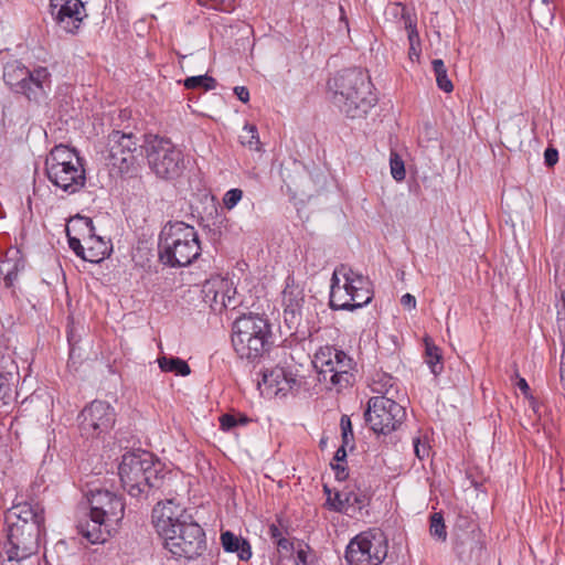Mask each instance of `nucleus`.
Listing matches in <instances>:
<instances>
[{"mask_svg":"<svg viewBox=\"0 0 565 565\" xmlns=\"http://www.w3.org/2000/svg\"><path fill=\"white\" fill-rule=\"evenodd\" d=\"M86 497L89 519L78 522V533L92 544L104 543L122 520L125 504L120 497L105 489L90 490Z\"/></svg>","mask_w":565,"mask_h":565,"instance_id":"obj_1","label":"nucleus"},{"mask_svg":"<svg viewBox=\"0 0 565 565\" xmlns=\"http://www.w3.org/2000/svg\"><path fill=\"white\" fill-rule=\"evenodd\" d=\"M333 104L348 117L361 118L375 106L370 76L359 68H348L329 81Z\"/></svg>","mask_w":565,"mask_h":565,"instance_id":"obj_2","label":"nucleus"},{"mask_svg":"<svg viewBox=\"0 0 565 565\" xmlns=\"http://www.w3.org/2000/svg\"><path fill=\"white\" fill-rule=\"evenodd\" d=\"M160 468L161 463L154 462L148 451L126 452L118 467L121 486L131 497H147L164 483L166 476Z\"/></svg>","mask_w":565,"mask_h":565,"instance_id":"obj_3","label":"nucleus"},{"mask_svg":"<svg viewBox=\"0 0 565 565\" xmlns=\"http://www.w3.org/2000/svg\"><path fill=\"white\" fill-rule=\"evenodd\" d=\"M201 255L196 230L184 222H169L159 237V258L170 267H184Z\"/></svg>","mask_w":565,"mask_h":565,"instance_id":"obj_4","label":"nucleus"},{"mask_svg":"<svg viewBox=\"0 0 565 565\" xmlns=\"http://www.w3.org/2000/svg\"><path fill=\"white\" fill-rule=\"evenodd\" d=\"M372 282L348 265L338 266L331 278L330 307L334 310L353 311L371 302Z\"/></svg>","mask_w":565,"mask_h":565,"instance_id":"obj_5","label":"nucleus"},{"mask_svg":"<svg viewBox=\"0 0 565 565\" xmlns=\"http://www.w3.org/2000/svg\"><path fill=\"white\" fill-rule=\"evenodd\" d=\"M383 381V383H375L373 391L382 395L369 399L364 418L374 433L386 435L397 429L404 422L406 411L394 399V379L384 375Z\"/></svg>","mask_w":565,"mask_h":565,"instance_id":"obj_6","label":"nucleus"},{"mask_svg":"<svg viewBox=\"0 0 565 565\" xmlns=\"http://www.w3.org/2000/svg\"><path fill=\"white\" fill-rule=\"evenodd\" d=\"M45 173L52 184L74 194L86 183V173L79 156L64 145L55 146L45 159Z\"/></svg>","mask_w":565,"mask_h":565,"instance_id":"obj_7","label":"nucleus"},{"mask_svg":"<svg viewBox=\"0 0 565 565\" xmlns=\"http://www.w3.org/2000/svg\"><path fill=\"white\" fill-rule=\"evenodd\" d=\"M270 327L259 316H243L235 320L232 329V344L241 359L254 362L267 351Z\"/></svg>","mask_w":565,"mask_h":565,"instance_id":"obj_8","label":"nucleus"},{"mask_svg":"<svg viewBox=\"0 0 565 565\" xmlns=\"http://www.w3.org/2000/svg\"><path fill=\"white\" fill-rule=\"evenodd\" d=\"M3 81L12 92L36 104L47 98L52 86L51 73L46 67L38 66L31 71L19 61L6 64Z\"/></svg>","mask_w":565,"mask_h":565,"instance_id":"obj_9","label":"nucleus"},{"mask_svg":"<svg viewBox=\"0 0 565 565\" xmlns=\"http://www.w3.org/2000/svg\"><path fill=\"white\" fill-rule=\"evenodd\" d=\"M160 536L164 541V547L177 558L193 559L206 548L204 531L193 520L177 523Z\"/></svg>","mask_w":565,"mask_h":565,"instance_id":"obj_10","label":"nucleus"},{"mask_svg":"<svg viewBox=\"0 0 565 565\" xmlns=\"http://www.w3.org/2000/svg\"><path fill=\"white\" fill-rule=\"evenodd\" d=\"M146 154L150 169L161 179H175L184 169L182 151L169 139L158 136L149 139Z\"/></svg>","mask_w":565,"mask_h":565,"instance_id":"obj_11","label":"nucleus"},{"mask_svg":"<svg viewBox=\"0 0 565 565\" xmlns=\"http://www.w3.org/2000/svg\"><path fill=\"white\" fill-rule=\"evenodd\" d=\"M387 556V541L379 530L364 531L354 536L345 550L349 565H381Z\"/></svg>","mask_w":565,"mask_h":565,"instance_id":"obj_12","label":"nucleus"},{"mask_svg":"<svg viewBox=\"0 0 565 565\" xmlns=\"http://www.w3.org/2000/svg\"><path fill=\"white\" fill-rule=\"evenodd\" d=\"M315 366L323 379L330 374V382L341 387L348 386L353 381V360L345 352L333 347L321 348L315 356Z\"/></svg>","mask_w":565,"mask_h":565,"instance_id":"obj_13","label":"nucleus"},{"mask_svg":"<svg viewBox=\"0 0 565 565\" xmlns=\"http://www.w3.org/2000/svg\"><path fill=\"white\" fill-rule=\"evenodd\" d=\"M108 162L120 173H128L135 167L140 154L139 140L131 132L114 130L108 136Z\"/></svg>","mask_w":565,"mask_h":565,"instance_id":"obj_14","label":"nucleus"},{"mask_svg":"<svg viewBox=\"0 0 565 565\" xmlns=\"http://www.w3.org/2000/svg\"><path fill=\"white\" fill-rule=\"evenodd\" d=\"M41 532L36 525L9 524L4 551L9 561L21 562L39 551Z\"/></svg>","mask_w":565,"mask_h":565,"instance_id":"obj_15","label":"nucleus"},{"mask_svg":"<svg viewBox=\"0 0 565 565\" xmlns=\"http://www.w3.org/2000/svg\"><path fill=\"white\" fill-rule=\"evenodd\" d=\"M79 429L86 438L107 433L115 423L114 408L106 402L94 401L78 416Z\"/></svg>","mask_w":565,"mask_h":565,"instance_id":"obj_16","label":"nucleus"},{"mask_svg":"<svg viewBox=\"0 0 565 565\" xmlns=\"http://www.w3.org/2000/svg\"><path fill=\"white\" fill-rule=\"evenodd\" d=\"M51 14L67 33L78 30L84 17V4L81 0H51Z\"/></svg>","mask_w":565,"mask_h":565,"instance_id":"obj_17","label":"nucleus"},{"mask_svg":"<svg viewBox=\"0 0 565 565\" xmlns=\"http://www.w3.org/2000/svg\"><path fill=\"white\" fill-rule=\"evenodd\" d=\"M305 305L303 288L291 276L286 279L282 290L284 318L289 329H297L302 320Z\"/></svg>","mask_w":565,"mask_h":565,"instance_id":"obj_18","label":"nucleus"},{"mask_svg":"<svg viewBox=\"0 0 565 565\" xmlns=\"http://www.w3.org/2000/svg\"><path fill=\"white\" fill-rule=\"evenodd\" d=\"M192 516L180 508L173 500H167L164 503H158L152 510V522L159 535L167 533L177 523L190 521Z\"/></svg>","mask_w":565,"mask_h":565,"instance_id":"obj_19","label":"nucleus"},{"mask_svg":"<svg viewBox=\"0 0 565 565\" xmlns=\"http://www.w3.org/2000/svg\"><path fill=\"white\" fill-rule=\"evenodd\" d=\"M7 520L10 524L17 525H36L38 530H44V509L38 502H22L12 507L8 514Z\"/></svg>","mask_w":565,"mask_h":565,"instance_id":"obj_20","label":"nucleus"},{"mask_svg":"<svg viewBox=\"0 0 565 565\" xmlns=\"http://www.w3.org/2000/svg\"><path fill=\"white\" fill-rule=\"evenodd\" d=\"M203 300L213 310H222L232 302L230 281L223 278H213L203 285Z\"/></svg>","mask_w":565,"mask_h":565,"instance_id":"obj_21","label":"nucleus"},{"mask_svg":"<svg viewBox=\"0 0 565 565\" xmlns=\"http://www.w3.org/2000/svg\"><path fill=\"white\" fill-rule=\"evenodd\" d=\"M25 268V260L18 248H10L0 259V275L3 277L4 286L13 288L18 276Z\"/></svg>","mask_w":565,"mask_h":565,"instance_id":"obj_22","label":"nucleus"},{"mask_svg":"<svg viewBox=\"0 0 565 565\" xmlns=\"http://www.w3.org/2000/svg\"><path fill=\"white\" fill-rule=\"evenodd\" d=\"M77 218L85 223L89 234V237L86 241V262L99 263L104 260L111 249L109 242L95 234V226L92 218L85 216H77Z\"/></svg>","mask_w":565,"mask_h":565,"instance_id":"obj_23","label":"nucleus"},{"mask_svg":"<svg viewBox=\"0 0 565 565\" xmlns=\"http://www.w3.org/2000/svg\"><path fill=\"white\" fill-rule=\"evenodd\" d=\"M263 383L270 388L275 395H286L296 386H299V382L292 373L279 366L265 372L263 375Z\"/></svg>","mask_w":565,"mask_h":565,"instance_id":"obj_24","label":"nucleus"},{"mask_svg":"<svg viewBox=\"0 0 565 565\" xmlns=\"http://www.w3.org/2000/svg\"><path fill=\"white\" fill-rule=\"evenodd\" d=\"M221 542L226 552L237 553L239 559L248 561L252 557L249 543L231 531H225L221 534Z\"/></svg>","mask_w":565,"mask_h":565,"instance_id":"obj_25","label":"nucleus"},{"mask_svg":"<svg viewBox=\"0 0 565 565\" xmlns=\"http://www.w3.org/2000/svg\"><path fill=\"white\" fill-rule=\"evenodd\" d=\"M162 372H172L175 375L186 376L191 373L189 364L180 358L161 356L158 359Z\"/></svg>","mask_w":565,"mask_h":565,"instance_id":"obj_26","label":"nucleus"},{"mask_svg":"<svg viewBox=\"0 0 565 565\" xmlns=\"http://www.w3.org/2000/svg\"><path fill=\"white\" fill-rule=\"evenodd\" d=\"M426 345V363L428 364L431 373L438 375L444 370L441 362V353L438 347L431 343L428 339H425Z\"/></svg>","mask_w":565,"mask_h":565,"instance_id":"obj_27","label":"nucleus"},{"mask_svg":"<svg viewBox=\"0 0 565 565\" xmlns=\"http://www.w3.org/2000/svg\"><path fill=\"white\" fill-rule=\"evenodd\" d=\"M431 65L436 76L437 86L445 93L452 92L454 85L448 77L444 61L440 58L433 60Z\"/></svg>","mask_w":565,"mask_h":565,"instance_id":"obj_28","label":"nucleus"},{"mask_svg":"<svg viewBox=\"0 0 565 565\" xmlns=\"http://www.w3.org/2000/svg\"><path fill=\"white\" fill-rule=\"evenodd\" d=\"M344 502H347L348 513L350 510L361 511L369 503V497L362 491H345Z\"/></svg>","mask_w":565,"mask_h":565,"instance_id":"obj_29","label":"nucleus"},{"mask_svg":"<svg viewBox=\"0 0 565 565\" xmlns=\"http://www.w3.org/2000/svg\"><path fill=\"white\" fill-rule=\"evenodd\" d=\"M183 85L188 89L203 88L211 90L216 87V79L209 75L191 76L184 79Z\"/></svg>","mask_w":565,"mask_h":565,"instance_id":"obj_30","label":"nucleus"},{"mask_svg":"<svg viewBox=\"0 0 565 565\" xmlns=\"http://www.w3.org/2000/svg\"><path fill=\"white\" fill-rule=\"evenodd\" d=\"M391 174L394 180L403 181L406 177L405 164L397 152L392 151L390 154Z\"/></svg>","mask_w":565,"mask_h":565,"instance_id":"obj_31","label":"nucleus"},{"mask_svg":"<svg viewBox=\"0 0 565 565\" xmlns=\"http://www.w3.org/2000/svg\"><path fill=\"white\" fill-rule=\"evenodd\" d=\"M429 531H430L431 536H434L443 542L446 541L447 532H446V526L444 523L443 515L440 513H434L430 516Z\"/></svg>","mask_w":565,"mask_h":565,"instance_id":"obj_32","label":"nucleus"},{"mask_svg":"<svg viewBox=\"0 0 565 565\" xmlns=\"http://www.w3.org/2000/svg\"><path fill=\"white\" fill-rule=\"evenodd\" d=\"M324 492L328 494L327 503L332 510L348 513L347 502H344L345 491L335 492L334 497L331 498L330 489L327 486H324Z\"/></svg>","mask_w":565,"mask_h":565,"instance_id":"obj_33","label":"nucleus"},{"mask_svg":"<svg viewBox=\"0 0 565 565\" xmlns=\"http://www.w3.org/2000/svg\"><path fill=\"white\" fill-rule=\"evenodd\" d=\"M239 140L243 146H248L249 148H253L254 146L258 145L259 139L256 126H244L242 134L239 135Z\"/></svg>","mask_w":565,"mask_h":565,"instance_id":"obj_34","label":"nucleus"},{"mask_svg":"<svg viewBox=\"0 0 565 565\" xmlns=\"http://www.w3.org/2000/svg\"><path fill=\"white\" fill-rule=\"evenodd\" d=\"M243 191L241 189L228 190L223 198V204L227 210H232L242 200Z\"/></svg>","mask_w":565,"mask_h":565,"instance_id":"obj_35","label":"nucleus"},{"mask_svg":"<svg viewBox=\"0 0 565 565\" xmlns=\"http://www.w3.org/2000/svg\"><path fill=\"white\" fill-rule=\"evenodd\" d=\"M403 18L405 19V26L408 31V40H409V43H411V50L414 51V43L416 41L419 40V35H418V32L416 30V25L415 23H413V20L411 19V17H406L405 14H403Z\"/></svg>","mask_w":565,"mask_h":565,"instance_id":"obj_36","label":"nucleus"},{"mask_svg":"<svg viewBox=\"0 0 565 565\" xmlns=\"http://www.w3.org/2000/svg\"><path fill=\"white\" fill-rule=\"evenodd\" d=\"M220 426L224 431H228L234 427H237V419L235 413H226L220 417Z\"/></svg>","mask_w":565,"mask_h":565,"instance_id":"obj_37","label":"nucleus"},{"mask_svg":"<svg viewBox=\"0 0 565 565\" xmlns=\"http://www.w3.org/2000/svg\"><path fill=\"white\" fill-rule=\"evenodd\" d=\"M67 237H68V245H70V248L78 256L81 257L82 259H84L86 262V247H84L82 244H81V241L76 237H73L70 235V233L67 232Z\"/></svg>","mask_w":565,"mask_h":565,"instance_id":"obj_38","label":"nucleus"},{"mask_svg":"<svg viewBox=\"0 0 565 565\" xmlns=\"http://www.w3.org/2000/svg\"><path fill=\"white\" fill-rule=\"evenodd\" d=\"M414 452L416 457L423 460L429 454V447L426 443H423L420 438L414 439Z\"/></svg>","mask_w":565,"mask_h":565,"instance_id":"obj_39","label":"nucleus"},{"mask_svg":"<svg viewBox=\"0 0 565 565\" xmlns=\"http://www.w3.org/2000/svg\"><path fill=\"white\" fill-rule=\"evenodd\" d=\"M544 161L547 167H553L558 161V151L555 148L548 147L544 151Z\"/></svg>","mask_w":565,"mask_h":565,"instance_id":"obj_40","label":"nucleus"},{"mask_svg":"<svg viewBox=\"0 0 565 565\" xmlns=\"http://www.w3.org/2000/svg\"><path fill=\"white\" fill-rule=\"evenodd\" d=\"M340 424H341V429H342L343 443L347 444L349 435H351V436L353 435L350 418L348 416L343 415L341 417Z\"/></svg>","mask_w":565,"mask_h":565,"instance_id":"obj_41","label":"nucleus"},{"mask_svg":"<svg viewBox=\"0 0 565 565\" xmlns=\"http://www.w3.org/2000/svg\"><path fill=\"white\" fill-rule=\"evenodd\" d=\"M296 565H309V547H301L296 554Z\"/></svg>","mask_w":565,"mask_h":565,"instance_id":"obj_42","label":"nucleus"},{"mask_svg":"<svg viewBox=\"0 0 565 565\" xmlns=\"http://www.w3.org/2000/svg\"><path fill=\"white\" fill-rule=\"evenodd\" d=\"M331 467L335 472L337 480L343 481L348 478L349 473L344 465H342L341 462H337L335 465L331 463Z\"/></svg>","mask_w":565,"mask_h":565,"instance_id":"obj_43","label":"nucleus"},{"mask_svg":"<svg viewBox=\"0 0 565 565\" xmlns=\"http://www.w3.org/2000/svg\"><path fill=\"white\" fill-rule=\"evenodd\" d=\"M540 10H542V20L543 22H551L553 18L552 8L550 7V0H542Z\"/></svg>","mask_w":565,"mask_h":565,"instance_id":"obj_44","label":"nucleus"},{"mask_svg":"<svg viewBox=\"0 0 565 565\" xmlns=\"http://www.w3.org/2000/svg\"><path fill=\"white\" fill-rule=\"evenodd\" d=\"M401 303L404 308L415 309L416 308V298L411 294H405L401 298Z\"/></svg>","mask_w":565,"mask_h":565,"instance_id":"obj_45","label":"nucleus"},{"mask_svg":"<svg viewBox=\"0 0 565 565\" xmlns=\"http://www.w3.org/2000/svg\"><path fill=\"white\" fill-rule=\"evenodd\" d=\"M234 93L241 102L247 103L249 100V92L245 86L234 87Z\"/></svg>","mask_w":565,"mask_h":565,"instance_id":"obj_46","label":"nucleus"},{"mask_svg":"<svg viewBox=\"0 0 565 565\" xmlns=\"http://www.w3.org/2000/svg\"><path fill=\"white\" fill-rule=\"evenodd\" d=\"M559 377L563 390L565 391V349L562 353L561 365H559Z\"/></svg>","mask_w":565,"mask_h":565,"instance_id":"obj_47","label":"nucleus"},{"mask_svg":"<svg viewBox=\"0 0 565 565\" xmlns=\"http://www.w3.org/2000/svg\"><path fill=\"white\" fill-rule=\"evenodd\" d=\"M516 386L521 390V392L527 397L530 396V386L525 379L519 377Z\"/></svg>","mask_w":565,"mask_h":565,"instance_id":"obj_48","label":"nucleus"},{"mask_svg":"<svg viewBox=\"0 0 565 565\" xmlns=\"http://www.w3.org/2000/svg\"><path fill=\"white\" fill-rule=\"evenodd\" d=\"M347 458V451H345V448H344V445L341 446L337 451H335V455H334V460L337 462H342L344 461Z\"/></svg>","mask_w":565,"mask_h":565,"instance_id":"obj_49","label":"nucleus"},{"mask_svg":"<svg viewBox=\"0 0 565 565\" xmlns=\"http://www.w3.org/2000/svg\"><path fill=\"white\" fill-rule=\"evenodd\" d=\"M237 419V426H245L250 422V418L242 413H235Z\"/></svg>","mask_w":565,"mask_h":565,"instance_id":"obj_50","label":"nucleus"},{"mask_svg":"<svg viewBox=\"0 0 565 565\" xmlns=\"http://www.w3.org/2000/svg\"><path fill=\"white\" fill-rule=\"evenodd\" d=\"M277 532H278V529L276 526H273L271 527L273 536H276Z\"/></svg>","mask_w":565,"mask_h":565,"instance_id":"obj_51","label":"nucleus"},{"mask_svg":"<svg viewBox=\"0 0 565 565\" xmlns=\"http://www.w3.org/2000/svg\"><path fill=\"white\" fill-rule=\"evenodd\" d=\"M562 302H563V307L565 309V290L562 292Z\"/></svg>","mask_w":565,"mask_h":565,"instance_id":"obj_52","label":"nucleus"},{"mask_svg":"<svg viewBox=\"0 0 565 565\" xmlns=\"http://www.w3.org/2000/svg\"><path fill=\"white\" fill-rule=\"evenodd\" d=\"M284 542H286V541H285V540H279L278 544H279L280 546H285Z\"/></svg>","mask_w":565,"mask_h":565,"instance_id":"obj_53","label":"nucleus"}]
</instances>
